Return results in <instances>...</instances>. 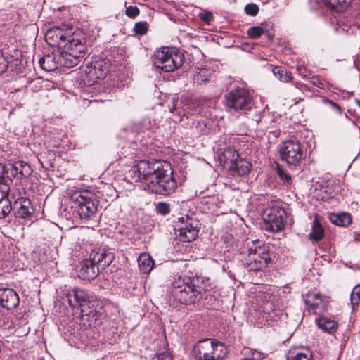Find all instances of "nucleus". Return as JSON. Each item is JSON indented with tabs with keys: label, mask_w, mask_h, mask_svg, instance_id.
<instances>
[{
	"label": "nucleus",
	"mask_w": 360,
	"mask_h": 360,
	"mask_svg": "<svg viewBox=\"0 0 360 360\" xmlns=\"http://www.w3.org/2000/svg\"><path fill=\"white\" fill-rule=\"evenodd\" d=\"M281 159L285 161L289 167L299 165L303 158V151L301 143L297 140H288L279 146Z\"/></svg>",
	"instance_id": "nucleus-14"
},
{
	"label": "nucleus",
	"mask_w": 360,
	"mask_h": 360,
	"mask_svg": "<svg viewBox=\"0 0 360 360\" xmlns=\"http://www.w3.org/2000/svg\"><path fill=\"white\" fill-rule=\"evenodd\" d=\"M280 176H281V179H286V180L290 179V176L286 174L280 173Z\"/></svg>",
	"instance_id": "nucleus-54"
},
{
	"label": "nucleus",
	"mask_w": 360,
	"mask_h": 360,
	"mask_svg": "<svg viewBox=\"0 0 360 360\" xmlns=\"http://www.w3.org/2000/svg\"><path fill=\"white\" fill-rule=\"evenodd\" d=\"M199 18L202 21L209 23L213 20V15L211 12L207 11H203L199 13Z\"/></svg>",
	"instance_id": "nucleus-46"
},
{
	"label": "nucleus",
	"mask_w": 360,
	"mask_h": 360,
	"mask_svg": "<svg viewBox=\"0 0 360 360\" xmlns=\"http://www.w3.org/2000/svg\"><path fill=\"white\" fill-rule=\"evenodd\" d=\"M286 212L279 206H272L266 209L262 229L271 233H278L285 228Z\"/></svg>",
	"instance_id": "nucleus-13"
},
{
	"label": "nucleus",
	"mask_w": 360,
	"mask_h": 360,
	"mask_svg": "<svg viewBox=\"0 0 360 360\" xmlns=\"http://www.w3.org/2000/svg\"><path fill=\"white\" fill-rule=\"evenodd\" d=\"M264 32V24H262L261 26L251 27L247 31L248 37L252 39H258Z\"/></svg>",
	"instance_id": "nucleus-32"
},
{
	"label": "nucleus",
	"mask_w": 360,
	"mask_h": 360,
	"mask_svg": "<svg viewBox=\"0 0 360 360\" xmlns=\"http://www.w3.org/2000/svg\"><path fill=\"white\" fill-rule=\"evenodd\" d=\"M356 104L358 105V106L360 108V100L356 99Z\"/></svg>",
	"instance_id": "nucleus-56"
},
{
	"label": "nucleus",
	"mask_w": 360,
	"mask_h": 360,
	"mask_svg": "<svg viewBox=\"0 0 360 360\" xmlns=\"http://www.w3.org/2000/svg\"><path fill=\"white\" fill-rule=\"evenodd\" d=\"M68 304L72 309L80 310L82 319L88 322L89 327L101 324L103 314V307L97 298L82 288L75 287L66 295Z\"/></svg>",
	"instance_id": "nucleus-1"
},
{
	"label": "nucleus",
	"mask_w": 360,
	"mask_h": 360,
	"mask_svg": "<svg viewBox=\"0 0 360 360\" xmlns=\"http://www.w3.org/2000/svg\"><path fill=\"white\" fill-rule=\"evenodd\" d=\"M86 42L85 33L80 30L72 31V28H71L63 44V50L58 55L60 65L67 68L77 65L86 53Z\"/></svg>",
	"instance_id": "nucleus-3"
},
{
	"label": "nucleus",
	"mask_w": 360,
	"mask_h": 360,
	"mask_svg": "<svg viewBox=\"0 0 360 360\" xmlns=\"http://www.w3.org/2000/svg\"><path fill=\"white\" fill-rule=\"evenodd\" d=\"M175 109H176V107H175V105H174L172 108H170V109H169V111H170L171 112H174V110Z\"/></svg>",
	"instance_id": "nucleus-57"
},
{
	"label": "nucleus",
	"mask_w": 360,
	"mask_h": 360,
	"mask_svg": "<svg viewBox=\"0 0 360 360\" xmlns=\"http://www.w3.org/2000/svg\"><path fill=\"white\" fill-rule=\"evenodd\" d=\"M10 186L8 184H0V202L3 200H9L8 198Z\"/></svg>",
	"instance_id": "nucleus-41"
},
{
	"label": "nucleus",
	"mask_w": 360,
	"mask_h": 360,
	"mask_svg": "<svg viewBox=\"0 0 360 360\" xmlns=\"http://www.w3.org/2000/svg\"><path fill=\"white\" fill-rule=\"evenodd\" d=\"M252 165L247 160L238 158L234 161L232 167H229L227 170L233 176H243L250 172Z\"/></svg>",
	"instance_id": "nucleus-23"
},
{
	"label": "nucleus",
	"mask_w": 360,
	"mask_h": 360,
	"mask_svg": "<svg viewBox=\"0 0 360 360\" xmlns=\"http://www.w3.org/2000/svg\"><path fill=\"white\" fill-rule=\"evenodd\" d=\"M324 103L329 105V107L331 110L336 112L339 115H341L342 112V109L341 107L337 104L336 103L333 102L331 100L329 99H325Z\"/></svg>",
	"instance_id": "nucleus-45"
},
{
	"label": "nucleus",
	"mask_w": 360,
	"mask_h": 360,
	"mask_svg": "<svg viewBox=\"0 0 360 360\" xmlns=\"http://www.w3.org/2000/svg\"><path fill=\"white\" fill-rule=\"evenodd\" d=\"M196 129L198 132H200L202 134H205L207 132L206 125L204 123V121L200 122L198 121L197 122Z\"/></svg>",
	"instance_id": "nucleus-52"
},
{
	"label": "nucleus",
	"mask_w": 360,
	"mask_h": 360,
	"mask_svg": "<svg viewBox=\"0 0 360 360\" xmlns=\"http://www.w3.org/2000/svg\"><path fill=\"white\" fill-rule=\"evenodd\" d=\"M295 86L301 91H302L304 89H305L307 87L305 84H304L301 82L295 83Z\"/></svg>",
	"instance_id": "nucleus-53"
},
{
	"label": "nucleus",
	"mask_w": 360,
	"mask_h": 360,
	"mask_svg": "<svg viewBox=\"0 0 360 360\" xmlns=\"http://www.w3.org/2000/svg\"><path fill=\"white\" fill-rule=\"evenodd\" d=\"M72 207L77 212L79 219H89L97 211L98 200L94 193L89 191H77L71 195Z\"/></svg>",
	"instance_id": "nucleus-7"
},
{
	"label": "nucleus",
	"mask_w": 360,
	"mask_h": 360,
	"mask_svg": "<svg viewBox=\"0 0 360 360\" xmlns=\"http://www.w3.org/2000/svg\"><path fill=\"white\" fill-rule=\"evenodd\" d=\"M9 166L7 168L8 174L10 173L13 177L18 179L28 177L32 172L30 165L23 161H17Z\"/></svg>",
	"instance_id": "nucleus-21"
},
{
	"label": "nucleus",
	"mask_w": 360,
	"mask_h": 360,
	"mask_svg": "<svg viewBox=\"0 0 360 360\" xmlns=\"http://www.w3.org/2000/svg\"><path fill=\"white\" fill-rule=\"evenodd\" d=\"M110 63L105 60H99L88 63L81 70V80L84 85L91 86L103 79L109 72Z\"/></svg>",
	"instance_id": "nucleus-10"
},
{
	"label": "nucleus",
	"mask_w": 360,
	"mask_h": 360,
	"mask_svg": "<svg viewBox=\"0 0 360 360\" xmlns=\"http://www.w3.org/2000/svg\"><path fill=\"white\" fill-rule=\"evenodd\" d=\"M12 210V205L10 200H3L0 202V219H4Z\"/></svg>",
	"instance_id": "nucleus-35"
},
{
	"label": "nucleus",
	"mask_w": 360,
	"mask_h": 360,
	"mask_svg": "<svg viewBox=\"0 0 360 360\" xmlns=\"http://www.w3.org/2000/svg\"><path fill=\"white\" fill-rule=\"evenodd\" d=\"M140 11L137 6H129L126 8L125 15L131 18H134L139 15Z\"/></svg>",
	"instance_id": "nucleus-44"
},
{
	"label": "nucleus",
	"mask_w": 360,
	"mask_h": 360,
	"mask_svg": "<svg viewBox=\"0 0 360 360\" xmlns=\"http://www.w3.org/2000/svg\"><path fill=\"white\" fill-rule=\"evenodd\" d=\"M153 360H173V357L172 354L166 348H164L156 353Z\"/></svg>",
	"instance_id": "nucleus-37"
},
{
	"label": "nucleus",
	"mask_w": 360,
	"mask_h": 360,
	"mask_svg": "<svg viewBox=\"0 0 360 360\" xmlns=\"http://www.w3.org/2000/svg\"><path fill=\"white\" fill-rule=\"evenodd\" d=\"M335 219L333 221L338 226H347L352 222V217L349 214L342 213L335 216Z\"/></svg>",
	"instance_id": "nucleus-33"
},
{
	"label": "nucleus",
	"mask_w": 360,
	"mask_h": 360,
	"mask_svg": "<svg viewBox=\"0 0 360 360\" xmlns=\"http://www.w3.org/2000/svg\"><path fill=\"white\" fill-rule=\"evenodd\" d=\"M70 31V29L65 30L58 27L49 29L45 35L46 41L51 46L62 47Z\"/></svg>",
	"instance_id": "nucleus-16"
},
{
	"label": "nucleus",
	"mask_w": 360,
	"mask_h": 360,
	"mask_svg": "<svg viewBox=\"0 0 360 360\" xmlns=\"http://www.w3.org/2000/svg\"><path fill=\"white\" fill-rule=\"evenodd\" d=\"M307 297L304 302L308 311L315 314H320L328 310V304L319 293L307 295Z\"/></svg>",
	"instance_id": "nucleus-17"
},
{
	"label": "nucleus",
	"mask_w": 360,
	"mask_h": 360,
	"mask_svg": "<svg viewBox=\"0 0 360 360\" xmlns=\"http://www.w3.org/2000/svg\"><path fill=\"white\" fill-rule=\"evenodd\" d=\"M350 302L352 310H356L360 302V285H356L353 288L350 295Z\"/></svg>",
	"instance_id": "nucleus-31"
},
{
	"label": "nucleus",
	"mask_w": 360,
	"mask_h": 360,
	"mask_svg": "<svg viewBox=\"0 0 360 360\" xmlns=\"http://www.w3.org/2000/svg\"><path fill=\"white\" fill-rule=\"evenodd\" d=\"M193 353L197 360H223L227 355V348L214 339H204L193 347Z\"/></svg>",
	"instance_id": "nucleus-8"
},
{
	"label": "nucleus",
	"mask_w": 360,
	"mask_h": 360,
	"mask_svg": "<svg viewBox=\"0 0 360 360\" xmlns=\"http://www.w3.org/2000/svg\"><path fill=\"white\" fill-rule=\"evenodd\" d=\"M100 269L94 264L93 261L89 257L84 259L80 264L79 270V276L84 280H93L96 278Z\"/></svg>",
	"instance_id": "nucleus-20"
},
{
	"label": "nucleus",
	"mask_w": 360,
	"mask_h": 360,
	"mask_svg": "<svg viewBox=\"0 0 360 360\" xmlns=\"http://www.w3.org/2000/svg\"><path fill=\"white\" fill-rule=\"evenodd\" d=\"M226 105L229 110L246 111L250 110L252 105V100L249 91L238 87L230 91L225 95Z\"/></svg>",
	"instance_id": "nucleus-12"
},
{
	"label": "nucleus",
	"mask_w": 360,
	"mask_h": 360,
	"mask_svg": "<svg viewBox=\"0 0 360 360\" xmlns=\"http://www.w3.org/2000/svg\"><path fill=\"white\" fill-rule=\"evenodd\" d=\"M311 83L321 89H325V84L320 79V78L318 77V76H313L311 77Z\"/></svg>",
	"instance_id": "nucleus-49"
},
{
	"label": "nucleus",
	"mask_w": 360,
	"mask_h": 360,
	"mask_svg": "<svg viewBox=\"0 0 360 360\" xmlns=\"http://www.w3.org/2000/svg\"><path fill=\"white\" fill-rule=\"evenodd\" d=\"M166 164H170V162L163 160H140L132 168L133 173L136 174L138 178L136 181L141 182L143 187L146 186L151 181V177L160 172L163 167H166Z\"/></svg>",
	"instance_id": "nucleus-9"
},
{
	"label": "nucleus",
	"mask_w": 360,
	"mask_h": 360,
	"mask_svg": "<svg viewBox=\"0 0 360 360\" xmlns=\"http://www.w3.org/2000/svg\"><path fill=\"white\" fill-rule=\"evenodd\" d=\"M325 5L331 7H335L342 5L343 7H347L350 5L352 0H323Z\"/></svg>",
	"instance_id": "nucleus-36"
},
{
	"label": "nucleus",
	"mask_w": 360,
	"mask_h": 360,
	"mask_svg": "<svg viewBox=\"0 0 360 360\" xmlns=\"http://www.w3.org/2000/svg\"><path fill=\"white\" fill-rule=\"evenodd\" d=\"M297 71L298 74L303 78H309L310 76V71L307 70L304 65H297Z\"/></svg>",
	"instance_id": "nucleus-48"
},
{
	"label": "nucleus",
	"mask_w": 360,
	"mask_h": 360,
	"mask_svg": "<svg viewBox=\"0 0 360 360\" xmlns=\"http://www.w3.org/2000/svg\"><path fill=\"white\" fill-rule=\"evenodd\" d=\"M138 264L140 271L143 274H149L155 265L153 259L146 253H143L139 255Z\"/></svg>",
	"instance_id": "nucleus-26"
},
{
	"label": "nucleus",
	"mask_w": 360,
	"mask_h": 360,
	"mask_svg": "<svg viewBox=\"0 0 360 360\" xmlns=\"http://www.w3.org/2000/svg\"><path fill=\"white\" fill-rule=\"evenodd\" d=\"M312 354L309 351L298 352L295 355L288 357L287 360H312Z\"/></svg>",
	"instance_id": "nucleus-38"
},
{
	"label": "nucleus",
	"mask_w": 360,
	"mask_h": 360,
	"mask_svg": "<svg viewBox=\"0 0 360 360\" xmlns=\"http://www.w3.org/2000/svg\"><path fill=\"white\" fill-rule=\"evenodd\" d=\"M212 75V71L207 68H199L193 75V82L198 85L207 83Z\"/></svg>",
	"instance_id": "nucleus-27"
},
{
	"label": "nucleus",
	"mask_w": 360,
	"mask_h": 360,
	"mask_svg": "<svg viewBox=\"0 0 360 360\" xmlns=\"http://www.w3.org/2000/svg\"><path fill=\"white\" fill-rule=\"evenodd\" d=\"M266 354L256 349L251 350L250 354L247 357V360H262L265 358Z\"/></svg>",
	"instance_id": "nucleus-42"
},
{
	"label": "nucleus",
	"mask_w": 360,
	"mask_h": 360,
	"mask_svg": "<svg viewBox=\"0 0 360 360\" xmlns=\"http://www.w3.org/2000/svg\"><path fill=\"white\" fill-rule=\"evenodd\" d=\"M13 209L16 217L22 219L30 218L34 212L30 200L25 197L18 198L15 200Z\"/></svg>",
	"instance_id": "nucleus-19"
},
{
	"label": "nucleus",
	"mask_w": 360,
	"mask_h": 360,
	"mask_svg": "<svg viewBox=\"0 0 360 360\" xmlns=\"http://www.w3.org/2000/svg\"><path fill=\"white\" fill-rule=\"evenodd\" d=\"M272 72L280 81L283 82H290L293 79L291 72L288 71L282 67H274L272 70Z\"/></svg>",
	"instance_id": "nucleus-30"
},
{
	"label": "nucleus",
	"mask_w": 360,
	"mask_h": 360,
	"mask_svg": "<svg viewBox=\"0 0 360 360\" xmlns=\"http://www.w3.org/2000/svg\"><path fill=\"white\" fill-rule=\"evenodd\" d=\"M243 262L248 271H259L272 262L270 248L259 240L252 241L242 252Z\"/></svg>",
	"instance_id": "nucleus-4"
},
{
	"label": "nucleus",
	"mask_w": 360,
	"mask_h": 360,
	"mask_svg": "<svg viewBox=\"0 0 360 360\" xmlns=\"http://www.w3.org/2000/svg\"><path fill=\"white\" fill-rule=\"evenodd\" d=\"M184 116H186L188 117V112H186L185 110H184V114H183Z\"/></svg>",
	"instance_id": "nucleus-55"
},
{
	"label": "nucleus",
	"mask_w": 360,
	"mask_h": 360,
	"mask_svg": "<svg viewBox=\"0 0 360 360\" xmlns=\"http://www.w3.org/2000/svg\"><path fill=\"white\" fill-rule=\"evenodd\" d=\"M245 11L248 15L255 16L258 13L259 8L255 4H248L245 7Z\"/></svg>",
	"instance_id": "nucleus-43"
},
{
	"label": "nucleus",
	"mask_w": 360,
	"mask_h": 360,
	"mask_svg": "<svg viewBox=\"0 0 360 360\" xmlns=\"http://www.w3.org/2000/svg\"><path fill=\"white\" fill-rule=\"evenodd\" d=\"M148 28L149 24L147 22H137L134 25L133 32L135 35L143 36L148 32Z\"/></svg>",
	"instance_id": "nucleus-34"
},
{
	"label": "nucleus",
	"mask_w": 360,
	"mask_h": 360,
	"mask_svg": "<svg viewBox=\"0 0 360 360\" xmlns=\"http://www.w3.org/2000/svg\"><path fill=\"white\" fill-rule=\"evenodd\" d=\"M267 26H268L267 24L264 25V30H265L264 34L266 35V37L268 38L269 41H272L274 38L275 33H274V31L272 27H271V28L269 29V28H267Z\"/></svg>",
	"instance_id": "nucleus-50"
},
{
	"label": "nucleus",
	"mask_w": 360,
	"mask_h": 360,
	"mask_svg": "<svg viewBox=\"0 0 360 360\" xmlns=\"http://www.w3.org/2000/svg\"><path fill=\"white\" fill-rule=\"evenodd\" d=\"M39 161L41 162L43 167H45V165H43V162L41 160V159H39Z\"/></svg>",
	"instance_id": "nucleus-58"
},
{
	"label": "nucleus",
	"mask_w": 360,
	"mask_h": 360,
	"mask_svg": "<svg viewBox=\"0 0 360 360\" xmlns=\"http://www.w3.org/2000/svg\"><path fill=\"white\" fill-rule=\"evenodd\" d=\"M324 236V231L322 225L316 217L313 221L311 231L309 235V238L313 242L321 240Z\"/></svg>",
	"instance_id": "nucleus-28"
},
{
	"label": "nucleus",
	"mask_w": 360,
	"mask_h": 360,
	"mask_svg": "<svg viewBox=\"0 0 360 360\" xmlns=\"http://www.w3.org/2000/svg\"><path fill=\"white\" fill-rule=\"evenodd\" d=\"M158 213L162 215L168 214L170 212V205L169 203L161 202L156 205Z\"/></svg>",
	"instance_id": "nucleus-40"
},
{
	"label": "nucleus",
	"mask_w": 360,
	"mask_h": 360,
	"mask_svg": "<svg viewBox=\"0 0 360 360\" xmlns=\"http://www.w3.org/2000/svg\"><path fill=\"white\" fill-rule=\"evenodd\" d=\"M18 294L11 288L0 289V305L8 310L18 307L19 304Z\"/></svg>",
	"instance_id": "nucleus-18"
},
{
	"label": "nucleus",
	"mask_w": 360,
	"mask_h": 360,
	"mask_svg": "<svg viewBox=\"0 0 360 360\" xmlns=\"http://www.w3.org/2000/svg\"><path fill=\"white\" fill-rule=\"evenodd\" d=\"M347 24L349 26H360V18H354V15L347 16L346 18Z\"/></svg>",
	"instance_id": "nucleus-47"
},
{
	"label": "nucleus",
	"mask_w": 360,
	"mask_h": 360,
	"mask_svg": "<svg viewBox=\"0 0 360 360\" xmlns=\"http://www.w3.org/2000/svg\"><path fill=\"white\" fill-rule=\"evenodd\" d=\"M238 152L233 147L229 146L219 155L218 159L220 165L226 169L232 167L234 161L239 156Z\"/></svg>",
	"instance_id": "nucleus-22"
},
{
	"label": "nucleus",
	"mask_w": 360,
	"mask_h": 360,
	"mask_svg": "<svg viewBox=\"0 0 360 360\" xmlns=\"http://www.w3.org/2000/svg\"><path fill=\"white\" fill-rule=\"evenodd\" d=\"M262 311L264 314L268 315L266 319L269 318L271 319H274V314L276 315V312L273 309V304L271 302H266L262 307Z\"/></svg>",
	"instance_id": "nucleus-39"
},
{
	"label": "nucleus",
	"mask_w": 360,
	"mask_h": 360,
	"mask_svg": "<svg viewBox=\"0 0 360 360\" xmlns=\"http://www.w3.org/2000/svg\"><path fill=\"white\" fill-rule=\"evenodd\" d=\"M89 258L99 269L104 270L112 262L114 256L112 252L96 248L91 251Z\"/></svg>",
	"instance_id": "nucleus-15"
},
{
	"label": "nucleus",
	"mask_w": 360,
	"mask_h": 360,
	"mask_svg": "<svg viewBox=\"0 0 360 360\" xmlns=\"http://www.w3.org/2000/svg\"><path fill=\"white\" fill-rule=\"evenodd\" d=\"M316 324L321 330L329 334H333L338 328V323L327 317H320L316 320Z\"/></svg>",
	"instance_id": "nucleus-24"
},
{
	"label": "nucleus",
	"mask_w": 360,
	"mask_h": 360,
	"mask_svg": "<svg viewBox=\"0 0 360 360\" xmlns=\"http://www.w3.org/2000/svg\"><path fill=\"white\" fill-rule=\"evenodd\" d=\"M41 68L48 72L53 71L56 70L60 65L58 62V56H55L54 55H46L41 58L39 61Z\"/></svg>",
	"instance_id": "nucleus-25"
},
{
	"label": "nucleus",
	"mask_w": 360,
	"mask_h": 360,
	"mask_svg": "<svg viewBox=\"0 0 360 360\" xmlns=\"http://www.w3.org/2000/svg\"><path fill=\"white\" fill-rule=\"evenodd\" d=\"M6 174H8L7 169L4 164L0 163V184H6L4 182Z\"/></svg>",
	"instance_id": "nucleus-51"
},
{
	"label": "nucleus",
	"mask_w": 360,
	"mask_h": 360,
	"mask_svg": "<svg viewBox=\"0 0 360 360\" xmlns=\"http://www.w3.org/2000/svg\"><path fill=\"white\" fill-rule=\"evenodd\" d=\"M152 61L157 68L163 72H174L183 65L184 56L176 48L162 47L155 51Z\"/></svg>",
	"instance_id": "nucleus-6"
},
{
	"label": "nucleus",
	"mask_w": 360,
	"mask_h": 360,
	"mask_svg": "<svg viewBox=\"0 0 360 360\" xmlns=\"http://www.w3.org/2000/svg\"><path fill=\"white\" fill-rule=\"evenodd\" d=\"M143 190L151 193L169 195L177 188V182L174 176V170L171 164H166L162 171L153 177Z\"/></svg>",
	"instance_id": "nucleus-5"
},
{
	"label": "nucleus",
	"mask_w": 360,
	"mask_h": 360,
	"mask_svg": "<svg viewBox=\"0 0 360 360\" xmlns=\"http://www.w3.org/2000/svg\"><path fill=\"white\" fill-rule=\"evenodd\" d=\"M20 61L18 59L13 60L11 63L8 62L3 53L0 51V75L4 73L8 68L11 71H20V68H18Z\"/></svg>",
	"instance_id": "nucleus-29"
},
{
	"label": "nucleus",
	"mask_w": 360,
	"mask_h": 360,
	"mask_svg": "<svg viewBox=\"0 0 360 360\" xmlns=\"http://www.w3.org/2000/svg\"><path fill=\"white\" fill-rule=\"evenodd\" d=\"M199 229V221L185 215L178 219L174 227V233L179 241L191 242L198 237Z\"/></svg>",
	"instance_id": "nucleus-11"
},
{
	"label": "nucleus",
	"mask_w": 360,
	"mask_h": 360,
	"mask_svg": "<svg viewBox=\"0 0 360 360\" xmlns=\"http://www.w3.org/2000/svg\"><path fill=\"white\" fill-rule=\"evenodd\" d=\"M208 279L202 276H179L172 283V294L176 300L184 304L195 303L207 290Z\"/></svg>",
	"instance_id": "nucleus-2"
}]
</instances>
